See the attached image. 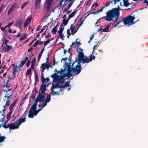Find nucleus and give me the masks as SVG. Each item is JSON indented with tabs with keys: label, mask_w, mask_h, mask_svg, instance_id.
<instances>
[{
	"label": "nucleus",
	"mask_w": 148,
	"mask_h": 148,
	"mask_svg": "<svg viewBox=\"0 0 148 148\" xmlns=\"http://www.w3.org/2000/svg\"><path fill=\"white\" fill-rule=\"evenodd\" d=\"M135 18L134 15L132 16V15H129L123 18L122 20L124 25H127L129 26L134 24L137 21H134Z\"/></svg>",
	"instance_id": "obj_5"
},
{
	"label": "nucleus",
	"mask_w": 148,
	"mask_h": 148,
	"mask_svg": "<svg viewBox=\"0 0 148 148\" xmlns=\"http://www.w3.org/2000/svg\"><path fill=\"white\" fill-rule=\"evenodd\" d=\"M20 68V67H19V66H16V67L14 66L12 67V69L13 70V71L12 72V75L14 76V78L15 77V75L16 74L18 70V69H19Z\"/></svg>",
	"instance_id": "obj_12"
},
{
	"label": "nucleus",
	"mask_w": 148,
	"mask_h": 148,
	"mask_svg": "<svg viewBox=\"0 0 148 148\" xmlns=\"http://www.w3.org/2000/svg\"><path fill=\"white\" fill-rule=\"evenodd\" d=\"M59 36L60 37V38L61 39H62V40H64V36H63V35H62V34L61 35H59Z\"/></svg>",
	"instance_id": "obj_63"
},
{
	"label": "nucleus",
	"mask_w": 148,
	"mask_h": 148,
	"mask_svg": "<svg viewBox=\"0 0 148 148\" xmlns=\"http://www.w3.org/2000/svg\"><path fill=\"white\" fill-rule=\"evenodd\" d=\"M40 43V41L39 40H37L34 43H35V44L37 46Z\"/></svg>",
	"instance_id": "obj_64"
},
{
	"label": "nucleus",
	"mask_w": 148,
	"mask_h": 148,
	"mask_svg": "<svg viewBox=\"0 0 148 148\" xmlns=\"http://www.w3.org/2000/svg\"><path fill=\"white\" fill-rule=\"evenodd\" d=\"M63 2H64V3L63 4V5L62 6V7H64L67 4V3L65 1H63Z\"/></svg>",
	"instance_id": "obj_61"
},
{
	"label": "nucleus",
	"mask_w": 148,
	"mask_h": 148,
	"mask_svg": "<svg viewBox=\"0 0 148 148\" xmlns=\"http://www.w3.org/2000/svg\"><path fill=\"white\" fill-rule=\"evenodd\" d=\"M65 70L61 69L60 70L58 71V73L61 75L60 76L57 73H53L51 76V77L53 79V81L56 82H60L62 84L64 82V78L66 77L65 76L66 74L65 71H64Z\"/></svg>",
	"instance_id": "obj_4"
},
{
	"label": "nucleus",
	"mask_w": 148,
	"mask_h": 148,
	"mask_svg": "<svg viewBox=\"0 0 148 148\" xmlns=\"http://www.w3.org/2000/svg\"><path fill=\"white\" fill-rule=\"evenodd\" d=\"M25 115L23 116L19 119L16 121L14 123L9 124L6 125V123H4L3 125V127L5 129L9 128L10 129L9 132H11V130H13L18 129L19 126L23 123L24 122L26 121Z\"/></svg>",
	"instance_id": "obj_3"
},
{
	"label": "nucleus",
	"mask_w": 148,
	"mask_h": 148,
	"mask_svg": "<svg viewBox=\"0 0 148 148\" xmlns=\"http://www.w3.org/2000/svg\"><path fill=\"white\" fill-rule=\"evenodd\" d=\"M5 137V136H0V143L3 142Z\"/></svg>",
	"instance_id": "obj_43"
},
{
	"label": "nucleus",
	"mask_w": 148,
	"mask_h": 148,
	"mask_svg": "<svg viewBox=\"0 0 148 148\" xmlns=\"http://www.w3.org/2000/svg\"><path fill=\"white\" fill-rule=\"evenodd\" d=\"M56 26H55L52 29L51 32H53V34H56L57 31V30L56 29Z\"/></svg>",
	"instance_id": "obj_36"
},
{
	"label": "nucleus",
	"mask_w": 148,
	"mask_h": 148,
	"mask_svg": "<svg viewBox=\"0 0 148 148\" xmlns=\"http://www.w3.org/2000/svg\"><path fill=\"white\" fill-rule=\"evenodd\" d=\"M72 25L71 24V27H70V29H71V32H73L74 31V30H75V28L74 27H72Z\"/></svg>",
	"instance_id": "obj_49"
},
{
	"label": "nucleus",
	"mask_w": 148,
	"mask_h": 148,
	"mask_svg": "<svg viewBox=\"0 0 148 148\" xmlns=\"http://www.w3.org/2000/svg\"><path fill=\"white\" fill-rule=\"evenodd\" d=\"M120 8L118 6L117 8H115L109 10L106 13V16L103 17L107 21H117L119 20L120 15Z\"/></svg>",
	"instance_id": "obj_2"
},
{
	"label": "nucleus",
	"mask_w": 148,
	"mask_h": 148,
	"mask_svg": "<svg viewBox=\"0 0 148 148\" xmlns=\"http://www.w3.org/2000/svg\"><path fill=\"white\" fill-rule=\"evenodd\" d=\"M12 86V85L11 84H10L9 85L7 86V85L5 86H5L8 89V91H10L11 89L12 88H11Z\"/></svg>",
	"instance_id": "obj_26"
},
{
	"label": "nucleus",
	"mask_w": 148,
	"mask_h": 148,
	"mask_svg": "<svg viewBox=\"0 0 148 148\" xmlns=\"http://www.w3.org/2000/svg\"><path fill=\"white\" fill-rule=\"evenodd\" d=\"M12 47L11 46H10L8 45L5 46H4L2 45L1 46V48L2 50L4 51L5 52H8L10 49H12Z\"/></svg>",
	"instance_id": "obj_11"
},
{
	"label": "nucleus",
	"mask_w": 148,
	"mask_h": 148,
	"mask_svg": "<svg viewBox=\"0 0 148 148\" xmlns=\"http://www.w3.org/2000/svg\"><path fill=\"white\" fill-rule=\"evenodd\" d=\"M41 79L42 80V82L43 84H45V78L44 77L43 75V73H42L41 75Z\"/></svg>",
	"instance_id": "obj_29"
},
{
	"label": "nucleus",
	"mask_w": 148,
	"mask_h": 148,
	"mask_svg": "<svg viewBox=\"0 0 148 148\" xmlns=\"http://www.w3.org/2000/svg\"><path fill=\"white\" fill-rule=\"evenodd\" d=\"M43 84L44 85H41L40 89V91L41 93L42 94L45 93L46 89V86H48L49 83H47L45 82V84Z\"/></svg>",
	"instance_id": "obj_10"
},
{
	"label": "nucleus",
	"mask_w": 148,
	"mask_h": 148,
	"mask_svg": "<svg viewBox=\"0 0 148 148\" xmlns=\"http://www.w3.org/2000/svg\"><path fill=\"white\" fill-rule=\"evenodd\" d=\"M46 64L45 63H43L42 64V66L41 67L42 68V69L45 70L46 69Z\"/></svg>",
	"instance_id": "obj_45"
},
{
	"label": "nucleus",
	"mask_w": 148,
	"mask_h": 148,
	"mask_svg": "<svg viewBox=\"0 0 148 148\" xmlns=\"http://www.w3.org/2000/svg\"><path fill=\"white\" fill-rule=\"evenodd\" d=\"M65 0H61L60 2L59 5H58L57 8H58L59 10H60L62 3H63V1H65Z\"/></svg>",
	"instance_id": "obj_30"
},
{
	"label": "nucleus",
	"mask_w": 148,
	"mask_h": 148,
	"mask_svg": "<svg viewBox=\"0 0 148 148\" xmlns=\"http://www.w3.org/2000/svg\"><path fill=\"white\" fill-rule=\"evenodd\" d=\"M53 0H46V5L45 7L47 8V10L49 8Z\"/></svg>",
	"instance_id": "obj_13"
},
{
	"label": "nucleus",
	"mask_w": 148,
	"mask_h": 148,
	"mask_svg": "<svg viewBox=\"0 0 148 148\" xmlns=\"http://www.w3.org/2000/svg\"><path fill=\"white\" fill-rule=\"evenodd\" d=\"M43 52V49H42L41 50V51L40 53L39 54V56H38V61H39L41 57L42 56V54Z\"/></svg>",
	"instance_id": "obj_39"
},
{
	"label": "nucleus",
	"mask_w": 148,
	"mask_h": 148,
	"mask_svg": "<svg viewBox=\"0 0 148 148\" xmlns=\"http://www.w3.org/2000/svg\"><path fill=\"white\" fill-rule=\"evenodd\" d=\"M74 1H70V3L68 5L67 8V10H69L70 8V7L72 6V5Z\"/></svg>",
	"instance_id": "obj_35"
},
{
	"label": "nucleus",
	"mask_w": 148,
	"mask_h": 148,
	"mask_svg": "<svg viewBox=\"0 0 148 148\" xmlns=\"http://www.w3.org/2000/svg\"><path fill=\"white\" fill-rule=\"evenodd\" d=\"M18 5L17 3H14L11 6L9 10L8 14L9 15L12 12H13L17 9Z\"/></svg>",
	"instance_id": "obj_7"
},
{
	"label": "nucleus",
	"mask_w": 148,
	"mask_h": 148,
	"mask_svg": "<svg viewBox=\"0 0 148 148\" xmlns=\"http://www.w3.org/2000/svg\"><path fill=\"white\" fill-rule=\"evenodd\" d=\"M48 102H49L51 100V96L50 95H48L47 97V98L45 100Z\"/></svg>",
	"instance_id": "obj_33"
},
{
	"label": "nucleus",
	"mask_w": 148,
	"mask_h": 148,
	"mask_svg": "<svg viewBox=\"0 0 148 148\" xmlns=\"http://www.w3.org/2000/svg\"><path fill=\"white\" fill-rule=\"evenodd\" d=\"M135 5H133L132 7H131L130 8H128L127 9H126L125 10H130L131 9H132L133 8V7Z\"/></svg>",
	"instance_id": "obj_59"
},
{
	"label": "nucleus",
	"mask_w": 148,
	"mask_h": 148,
	"mask_svg": "<svg viewBox=\"0 0 148 148\" xmlns=\"http://www.w3.org/2000/svg\"><path fill=\"white\" fill-rule=\"evenodd\" d=\"M123 6L125 7H127L130 5V3L128 1L127 2H123Z\"/></svg>",
	"instance_id": "obj_32"
},
{
	"label": "nucleus",
	"mask_w": 148,
	"mask_h": 148,
	"mask_svg": "<svg viewBox=\"0 0 148 148\" xmlns=\"http://www.w3.org/2000/svg\"><path fill=\"white\" fill-rule=\"evenodd\" d=\"M12 112V110H10L8 114L7 115V119L8 120H9L10 119V117L11 115V114Z\"/></svg>",
	"instance_id": "obj_23"
},
{
	"label": "nucleus",
	"mask_w": 148,
	"mask_h": 148,
	"mask_svg": "<svg viewBox=\"0 0 148 148\" xmlns=\"http://www.w3.org/2000/svg\"><path fill=\"white\" fill-rule=\"evenodd\" d=\"M14 107H13L11 105H10L9 106V110H12V111H13V108Z\"/></svg>",
	"instance_id": "obj_62"
},
{
	"label": "nucleus",
	"mask_w": 148,
	"mask_h": 148,
	"mask_svg": "<svg viewBox=\"0 0 148 148\" xmlns=\"http://www.w3.org/2000/svg\"><path fill=\"white\" fill-rule=\"evenodd\" d=\"M13 23V21L11 22H10L9 24L5 27V28L8 27L9 28L12 25Z\"/></svg>",
	"instance_id": "obj_40"
},
{
	"label": "nucleus",
	"mask_w": 148,
	"mask_h": 148,
	"mask_svg": "<svg viewBox=\"0 0 148 148\" xmlns=\"http://www.w3.org/2000/svg\"><path fill=\"white\" fill-rule=\"evenodd\" d=\"M34 73L35 75V81L36 82H37L38 81V77L36 70L34 71Z\"/></svg>",
	"instance_id": "obj_21"
},
{
	"label": "nucleus",
	"mask_w": 148,
	"mask_h": 148,
	"mask_svg": "<svg viewBox=\"0 0 148 148\" xmlns=\"http://www.w3.org/2000/svg\"><path fill=\"white\" fill-rule=\"evenodd\" d=\"M32 64H35L36 63V58H34L33 60L31 61Z\"/></svg>",
	"instance_id": "obj_52"
},
{
	"label": "nucleus",
	"mask_w": 148,
	"mask_h": 148,
	"mask_svg": "<svg viewBox=\"0 0 148 148\" xmlns=\"http://www.w3.org/2000/svg\"><path fill=\"white\" fill-rule=\"evenodd\" d=\"M76 13V10H75L74 11L72 12L71 14H70L69 16V17L68 18V19H70V18L73 17Z\"/></svg>",
	"instance_id": "obj_20"
},
{
	"label": "nucleus",
	"mask_w": 148,
	"mask_h": 148,
	"mask_svg": "<svg viewBox=\"0 0 148 148\" xmlns=\"http://www.w3.org/2000/svg\"><path fill=\"white\" fill-rule=\"evenodd\" d=\"M52 85H53V86L52 87V88L53 89H55V88H58V87H57V86H56L55 84H52Z\"/></svg>",
	"instance_id": "obj_50"
},
{
	"label": "nucleus",
	"mask_w": 148,
	"mask_h": 148,
	"mask_svg": "<svg viewBox=\"0 0 148 148\" xmlns=\"http://www.w3.org/2000/svg\"><path fill=\"white\" fill-rule=\"evenodd\" d=\"M64 30V28L63 27H61L60 29L58 31V33L59 34V35H61L62 33L63 32V31Z\"/></svg>",
	"instance_id": "obj_31"
},
{
	"label": "nucleus",
	"mask_w": 148,
	"mask_h": 148,
	"mask_svg": "<svg viewBox=\"0 0 148 148\" xmlns=\"http://www.w3.org/2000/svg\"><path fill=\"white\" fill-rule=\"evenodd\" d=\"M69 84H70V83L69 82H66L65 83L64 86H65L66 87H69V86H70Z\"/></svg>",
	"instance_id": "obj_44"
},
{
	"label": "nucleus",
	"mask_w": 148,
	"mask_h": 148,
	"mask_svg": "<svg viewBox=\"0 0 148 148\" xmlns=\"http://www.w3.org/2000/svg\"><path fill=\"white\" fill-rule=\"evenodd\" d=\"M23 22V20L21 19L18 20L16 23V25L20 28H21V24Z\"/></svg>",
	"instance_id": "obj_16"
},
{
	"label": "nucleus",
	"mask_w": 148,
	"mask_h": 148,
	"mask_svg": "<svg viewBox=\"0 0 148 148\" xmlns=\"http://www.w3.org/2000/svg\"><path fill=\"white\" fill-rule=\"evenodd\" d=\"M30 63V61L29 60H27V62L26 64V66L27 67H29Z\"/></svg>",
	"instance_id": "obj_53"
},
{
	"label": "nucleus",
	"mask_w": 148,
	"mask_h": 148,
	"mask_svg": "<svg viewBox=\"0 0 148 148\" xmlns=\"http://www.w3.org/2000/svg\"><path fill=\"white\" fill-rule=\"evenodd\" d=\"M78 64L74 67H71V64H67L66 62H65V64L63 66L65 70V73L66 77H70L73 74L76 75L79 74L81 71V68L80 63L83 62L82 60H78Z\"/></svg>",
	"instance_id": "obj_1"
},
{
	"label": "nucleus",
	"mask_w": 148,
	"mask_h": 148,
	"mask_svg": "<svg viewBox=\"0 0 148 148\" xmlns=\"http://www.w3.org/2000/svg\"><path fill=\"white\" fill-rule=\"evenodd\" d=\"M78 38L77 39H76V40L75 41V42H73L72 43V44L71 45H70V47H71L72 46H73V45L74 44H75V45H79V46L80 45H81V43L79 42H78L77 41V40H78Z\"/></svg>",
	"instance_id": "obj_22"
},
{
	"label": "nucleus",
	"mask_w": 148,
	"mask_h": 148,
	"mask_svg": "<svg viewBox=\"0 0 148 148\" xmlns=\"http://www.w3.org/2000/svg\"><path fill=\"white\" fill-rule=\"evenodd\" d=\"M8 41H9L8 40H7L6 38H5L3 40L2 45H3V44H4L5 46H7V45H8L7 44L8 42Z\"/></svg>",
	"instance_id": "obj_34"
},
{
	"label": "nucleus",
	"mask_w": 148,
	"mask_h": 148,
	"mask_svg": "<svg viewBox=\"0 0 148 148\" xmlns=\"http://www.w3.org/2000/svg\"><path fill=\"white\" fill-rule=\"evenodd\" d=\"M19 98H16L14 101H13V103L14 104H16V103H17V101H18V99H19Z\"/></svg>",
	"instance_id": "obj_48"
},
{
	"label": "nucleus",
	"mask_w": 148,
	"mask_h": 148,
	"mask_svg": "<svg viewBox=\"0 0 148 148\" xmlns=\"http://www.w3.org/2000/svg\"><path fill=\"white\" fill-rule=\"evenodd\" d=\"M32 19V16H29L27 17V19L26 20V21H27L29 22H30L31 21V19Z\"/></svg>",
	"instance_id": "obj_41"
},
{
	"label": "nucleus",
	"mask_w": 148,
	"mask_h": 148,
	"mask_svg": "<svg viewBox=\"0 0 148 148\" xmlns=\"http://www.w3.org/2000/svg\"><path fill=\"white\" fill-rule=\"evenodd\" d=\"M95 56L93 55H91L89 58L86 56H85L82 60L83 62V64L85 63H88L92 61V60H95Z\"/></svg>",
	"instance_id": "obj_6"
},
{
	"label": "nucleus",
	"mask_w": 148,
	"mask_h": 148,
	"mask_svg": "<svg viewBox=\"0 0 148 148\" xmlns=\"http://www.w3.org/2000/svg\"><path fill=\"white\" fill-rule=\"evenodd\" d=\"M50 41V40H47L46 41H45L44 43V45L45 46L46 45H47L48 43Z\"/></svg>",
	"instance_id": "obj_51"
},
{
	"label": "nucleus",
	"mask_w": 148,
	"mask_h": 148,
	"mask_svg": "<svg viewBox=\"0 0 148 148\" xmlns=\"http://www.w3.org/2000/svg\"><path fill=\"white\" fill-rule=\"evenodd\" d=\"M49 79L48 77H47L46 79L45 78V82L49 83Z\"/></svg>",
	"instance_id": "obj_58"
},
{
	"label": "nucleus",
	"mask_w": 148,
	"mask_h": 148,
	"mask_svg": "<svg viewBox=\"0 0 148 148\" xmlns=\"http://www.w3.org/2000/svg\"><path fill=\"white\" fill-rule=\"evenodd\" d=\"M36 101H35L33 105L32 106L29 110L30 111H32L34 112L36 109V106L37 105V103Z\"/></svg>",
	"instance_id": "obj_14"
},
{
	"label": "nucleus",
	"mask_w": 148,
	"mask_h": 148,
	"mask_svg": "<svg viewBox=\"0 0 148 148\" xmlns=\"http://www.w3.org/2000/svg\"><path fill=\"white\" fill-rule=\"evenodd\" d=\"M79 51L78 54V60H82L84 57H85L84 53L83 52V50L81 48H78Z\"/></svg>",
	"instance_id": "obj_8"
},
{
	"label": "nucleus",
	"mask_w": 148,
	"mask_h": 148,
	"mask_svg": "<svg viewBox=\"0 0 148 148\" xmlns=\"http://www.w3.org/2000/svg\"><path fill=\"white\" fill-rule=\"evenodd\" d=\"M111 26L110 24H108L105 27L103 30L102 31L104 32H107L108 31L110 27Z\"/></svg>",
	"instance_id": "obj_17"
},
{
	"label": "nucleus",
	"mask_w": 148,
	"mask_h": 148,
	"mask_svg": "<svg viewBox=\"0 0 148 148\" xmlns=\"http://www.w3.org/2000/svg\"><path fill=\"white\" fill-rule=\"evenodd\" d=\"M46 64V68L47 69V70H48L49 69V67H51V66L49 64H48V63H45Z\"/></svg>",
	"instance_id": "obj_46"
},
{
	"label": "nucleus",
	"mask_w": 148,
	"mask_h": 148,
	"mask_svg": "<svg viewBox=\"0 0 148 148\" xmlns=\"http://www.w3.org/2000/svg\"><path fill=\"white\" fill-rule=\"evenodd\" d=\"M5 5L4 4H2L0 7V10L1 11L5 8Z\"/></svg>",
	"instance_id": "obj_54"
},
{
	"label": "nucleus",
	"mask_w": 148,
	"mask_h": 148,
	"mask_svg": "<svg viewBox=\"0 0 148 148\" xmlns=\"http://www.w3.org/2000/svg\"><path fill=\"white\" fill-rule=\"evenodd\" d=\"M42 94L39 93L38 95L37 96V97L35 101H36L37 103H38V102H41L43 100V99L45 98V96L44 95H42Z\"/></svg>",
	"instance_id": "obj_9"
},
{
	"label": "nucleus",
	"mask_w": 148,
	"mask_h": 148,
	"mask_svg": "<svg viewBox=\"0 0 148 148\" xmlns=\"http://www.w3.org/2000/svg\"><path fill=\"white\" fill-rule=\"evenodd\" d=\"M28 3V2H26L24 3L22 5L21 9H23L25 6H26Z\"/></svg>",
	"instance_id": "obj_38"
},
{
	"label": "nucleus",
	"mask_w": 148,
	"mask_h": 148,
	"mask_svg": "<svg viewBox=\"0 0 148 148\" xmlns=\"http://www.w3.org/2000/svg\"><path fill=\"white\" fill-rule=\"evenodd\" d=\"M31 69H28L27 71L26 74V76L27 75H29L30 74V73L31 72Z\"/></svg>",
	"instance_id": "obj_37"
},
{
	"label": "nucleus",
	"mask_w": 148,
	"mask_h": 148,
	"mask_svg": "<svg viewBox=\"0 0 148 148\" xmlns=\"http://www.w3.org/2000/svg\"><path fill=\"white\" fill-rule=\"evenodd\" d=\"M29 22H28L27 21H25L24 23V25L23 26V27L24 28H25L28 25Z\"/></svg>",
	"instance_id": "obj_42"
},
{
	"label": "nucleus",
	"mask_w": 148,
	"mask_h": 148,
	"mask_svg": "<svg viewBox=\"0 0 148 148\" xmlns=\"http://www.w3.org/2000/svg\"><path fill=\"white\" fill-rule=\"evenodd\" d=\"M12 95H10L9 96H7V94H5L4 96V97L5 98H7L8 99H9L10 98V97L12 96Z\"/></svg>",
	"instance_id": "obj_57"
},
{
	"label": "nucleus",
	"mask_w": 148,
	"mask_h": 148,
	"mask_svg": "<svg viewBox=\"0 0 148 148\" xmlns=\"http://www.w3.org/2000/svg\"><path fill=\"white\" fill-rule=\"evenodd\" d=\"M41 102H42L43 103V106L42 107V108H43L44 107L46 106L47 105V103H48L45 100H42Z\"/></svg>",
	"instance_id": "obj_27"
},
{
	"label": "nucleus",
	"mask_w": 148,
	"mask_h": 148,
	"mask_svg": "<svg viewBox=\"0 0 148 148\" xmlns=\"http://www.w3.org/2000/svg\"><path fill=\"white\" fill-rule=\"evenodd\" d=\"M122 21H119L118 22L116 23V24H114V25H113V27H116L117 26H118V25L121 22H122Z\"/></svg>",
	"instance_id": "obj_56"
},
{
	"label": "nucleus",
	"mask_w": 148,
	"mask_h": 148,
	"mask_svg": "<svg viewBox=\"0 0 148 148\" xmlns=\"http://www.w3.org/2000/svg\"><path fill=\"white\" fill-rule=\"evenodd\" d=\"M26 36L27 35L26 34H23L22 35L20 38V40H23L25 39V38L26 37Z\"/></svg>",
	"instance_id": "obj_24"
},
{
	"label": "nucleus",
	"mask_w": 148,
	"mask_h": 148,
	"mask_svg": "<svg viewBox=\"0 0 148 148\" xmlns=\"http://www.w3.org/2000/svg\"><path fill=\"white\" fill-rule=\"evenodd\" d=\"M10 104V101H9L8 100H7L6 101L5 104V106H8Z\"/></svg>",
	"instance_id": "obj_55"
},
{
	"label": "nucleus",
	"mask_w": 148,
	"mask_h": 148,
	"mask_svg": "<svg viewBox=\"0 0 148 148\" xmlns=\"http://www.w3.org/2000/svg\"><path fill=\"white\" fill-rule=\"evenodd\" d=\"M28 57H26L25 58V60H23L21 62V63L19 64V67H22L26 62V61L28 60Z\"/></svg>",
	"instance_id": "obj_15"
},
{
	"label": "nucleus",
	"mask_w": 148,
	"mask_h": 148,
	"mask_svg": "<svg viewBox=\"0 0 148 148\" xmlns=\"http://www.w3.org/2000/svg\"><path fill=\"white\" fill-rule=\"evenodd\" d=\"M41 0H36L35 3V7L37 8L39 7Z\"/></svg>",
	"instance_id": "obj_18"
},
{
	"label": "nucleus",
	"mask_w": 148,
	"mask_h": 148,
	"mask_svg": "<svg viewBox=\"0 0 148 148\" xmlns=\"http://www.w3.org/2000/svg\"><path fill=\"white\" fill-rule=\"evenodd\" d=\"M29 114L28 115V116L29 118H32L34 116V112L32 111H29Z\"/></svg>",
	"instance_id": "obj_19"
},
{
	"label": "nucleus",
	"mask_w": 148,
	"mask_h": 148,
	"mask_svg": "<svg viewBox=\"0 0 148 148\" xmlns=\"http://www.w3.org/2000/svg\"><path fill=\"white\" fill-rule=\"evenodd\" d=\"M105 8V6H103L102 7V8L100 9V10H98L99 12H102L103 11V9Z\"/></svg>",
	"instance_id": "obj_60"
},
{
	"label": "nucleus",
	"mask_w": 148,
	"mask_h": 148,
	"mask_svg": "<svg viewBox=\"0 0 148 148\" xmlns=\"http://www.w3.org/2000/svg\"><path fill=\"white\" fill-rule=\"evenodd\" d=\"M69 20V19H68V18L66 20V18H65L62 21V23L64 25V26H65L67 24Z\"/></svg>",
	"instance_id": "obj_25"
},
{
	"label": "nucleus",
	"mask_w": 148,
	"mask_h": 148,
	"mask_svg": "<svg viewBox=\"0 0 148 148\" xmlns=\"http://www.w3.org/2000/svg\"><path fill=\"white\" fill-rule=\"evenodd\" d=\"M43 108H41L39 109L38 110H36L35 111H34V114L35 116H36L37 114Z\"/></svg>",
	"instance_id": "obj_28"
},
{
	"label": "nucleus",
	"mask_w": 148,
	"mask_h": 148,
	"mask_svg": "<svg viewBox=\"0 0 148 148\" xmlns=\"http://www.w3.org/2000/svg\"><path fill=\"white\" fill-rule=\"evenodd\" d=\"M95 6V8H96L97 7V6H98V3H95L94 4L92 5V7H91V9H92V10H93V8L94 7V6Z\"/></svg>",
	"instance_id": "obj_47"
}]
</instances>
